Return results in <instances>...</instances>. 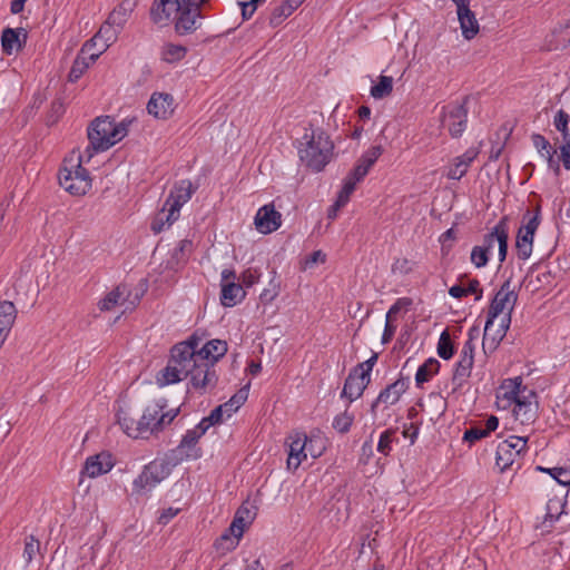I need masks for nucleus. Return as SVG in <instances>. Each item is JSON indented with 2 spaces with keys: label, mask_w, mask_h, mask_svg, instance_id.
Instances as JSON below:
<instances>
[{
  "label": "nucleus",
  "mask_w": 570,
  "mask_h": 570,
  "mask_svg": "<svg viewBox=\"0 0 570 570\" xmlns=\"http://www.w3.org/2000/svg\"><path fill=\"white\" fill-rule=\"evenodd\" d=\"M193 355L190 343L184 341L175 344L167 365L156 375L157 384L166 386L188 377L190 387L199 394L213 391L216 387V377L207 368L202 372L203 367L197 366Z\"/></svg>",
  "instance_id": "f257e3e1"
},
{
  "label": "nucleus",
  "mask_w": 570,
  "mask_h": 570,
  "mask_svg": "<svg viewBox=\"0 0 570 570\" xmlns=\"http://www.w3.org/2000/svg\"><path fill=\"white\" fill-rule=\"evenodd\" d=\"M304 142L298 147L299 159L313 171H322L331 161L334 144L330 136L321 128L305 132Z\"/></svg>",
  "instance_id": "f03ea898"
},
{
  "label": "nucleus",
  "mask_w": 570,
  "mask_h": 570,
  "mask_svg": "<svg viewBox=\"0 0 570 570\" xmlns=\"http://www.w3.org/2000/svg\"><path fill=\"white\" fill-rule=\"evenodd\" d=\"M502 389H508L503 397L514 403V417L522 424L534 422L539 407L537 393L522 386V379L520 376L507 380Z\"/></svg>",
  "instance_id": "7ed1b4c3"
},
{
  "label": "nucleus",
  "mask_w": 570,
  "mask_h": 570,
  "mask_svg": "<svg viewBox=\"0 0 570 570\" xmlns=\"http://www.w3.org/2000/svg\"><path fill=\"white\" fill-rule=\"evenodd\" d=\"M197 190L189 179H183L176 183L170 190L163 209L158 213L151 224L155 233H160L165 224L170 226L179 217L180 208L191 198Z\"/></svg>",
  "instance_id": "20e7f679"
},
{
  "label": "nucleus",
  "mask_w": 570,
  "mask_h": 570,
  "mask_svg": "<svg viewBox=\"0 0 570 570\" xmlns=\"http://www.w3.org/2000/svg\"><path fill=\"white\" fill-rule=\"evenodd\" d=\"M60 186L73 196H82L91 188L89 171L82 167V156L75 151L63 159L58 175Z\"/></svg>",
  "instance_id": "39448f33"
},
{
  "label": "nucleus",
  "mask_w": 570,
  "mask_h": 570,
  "mask_svg": "<svg viewBox=\"0 0 570 570\" xmlns=\"http://www.w3.org/2000/svg\"><path fill=\"white\" fill-rule=\"evenodd\" d=\"M128 132L127 125L116 124L109 116L96 118L88 127V140L96 149L107 150L120 141Z\"/></svg>",
  "instance_id": "423d86ee"
},
{
  "label": "nucleus",
  "mask_w": 570,
  "mask_h": 570,
  "mask_svg": "<svg viewBox=\"0 0 570 570\" xmlns=\"http://www.w3.org/2000/svg\"><path fill=\"white\" fill-rule=\"evenodd\" d=\"M200 338L195 334L186 340V343H190L197 366H202V372L204 370H208V372L213 373L216 377V383L218 382V375L215 370V364L219 358H222L227 353V343L222 340H210L200 346Z\"/></svg>",
  "instance_id": "0eeeda50"
},
{
  "label": "nucleus",
  "mask_w": 570,
  "mask_h": 570,
  "mask_svg": "<svg viewBox=\"0 0 570 570\" xmlns=\"http://www.w3.org/2000/svg\"><path fill=\"white\" fill-rule=\"evenodd\" d=\"M166 406L167 401L161 399L145 409L141 421H145V425H147L146 429H144L146 438H148L149 434H156L163 431L164 428L170 424L178 415L179 409L165 412Z\"/></svg>",
  "instance_id": "6e6552de"
},
{
  "label": "nucleus",
  "mask_w": 570,
  "mask_h": 570,
  "mask_svg": "<svg viewBox=\"0 0 570 570\" xmlns=\"http://www.w3.org/2000/svg\"><path fill=\"white\" fill-rule=\"evenodd\" d=\"M169 473L168 462L155 460L145 465L141 473L134 480L132 491L137 494H146L165 480Z\"/></svg>",
  "instance_id": "1a4fd4ad"
},
{
  "label": "nucleus",
  "mask_w": 570,
  "mask_h": 570,
  "mask_svg": "<svg viewBox=\"0 0 570 570\" xmlns=\"http://www.w3.org/2000/svg\"><path fill=\"white\" fill-rule=\"evenodd\" d=\"M517 301V287L512 285V282L509 278L501 285L500 289L495 293L493 299L491 301L488 311V326L490 324H494V320L504 311H507L504 315L511 316Z\"/></svg>",
  "instance_id": "9d476101"
},
{
  "label": "nucleus",
  "mask_w": 570,
  "mask_h": 570,
  "mask_svg": "<svg viewBox=\"0 0 570 570\" xmlns=\"http://www.w3.org/2000/svg\"><path fill=\"white\" fill-rule=\"evenodd\" d=\"M468 98L463 102H451L442 107L441 124L448 129L453 138L462 136L468 125V109L465 107Z\"/></svg>",
  "instance_id": "9b49d317"
},
{
  "label": "nucleus",
  "mask_w": 570,
  "mask_h": 570,
  "mask_svg": "<svg viewBox=\"0 0 570 570\" xmlns=\"http://www.w3.org/2000/svg\"><path fill=\"white\" fill-rule=\"evenodd\" d=\"M140 297L136 294L132 295L131 287L128 284L121 283L110 291L98 303L101 312H108L117 306L124 307V312L132 311L138 304Z\"/></svg>",
  "instance_id": "f8f14e48"
},
{
  "label": "nucleus",
  "mask_w": 570,
  "mask_h": 570,
  "mask_svg": "<svg viewBox=\"0 0 570 570\" xmlns=\"http://www.w3.org/2000/svg\"><path fill=\"white\" fill-rule=\"evenodd\" d=\"M527 442L528 439L525 438L511 435L498 444L495 464L500 471L503 472L513 465L515 460L525 451Z\"/></svg>",
  "instance_id": "ddd939ff"
},
{
  "label": "nucleus",
  "mask_w": 570,
  "mask_h": 570,
  "mask_svg": "<svg viewBox=\"0 0 570 570\" xmlns=\"http://www.w3.org/2000/svg\"><path fill=\"white\" fill-rule=\"evenodd\" d=\"M508 217L503 216L491 229V232L483 236V243L480 246L485 248L487 253L489 254L490 250L493 248L494 244L497 243L499 247V263L502 264L505 261L508 254Z\"/></svg>",
  "instance_id": "4468645a"
},
{
  "label": "nucleus",
  "mask_w": 570,
  "mask_h": 570,
  "mask_svg": "<svg viewBox=\"0 0 570 570\" xmlns=\"http://www.w3.org/2000/svg\"><path fill=\"white\" fill-rule=\"evenodd\" d=\"M288 441L287 469L291 471H296L302 462L307 459V451L311 452L313 458L320 455V453H314L308 448V443L312 441L304 433H295L288 438Z\"/></svg>",
  "instance_id": "2eb2a0df"
},
{
  "label": "nucleus",
  "mask_w": 570,
  "mask_h": 570,
  "mask_svg": "<svg viewBox=\"0 0 570 570\" xmlns=\"http://www.w3.org/2000/svg\"><path fill=\"white\" fill-rule=\"evenodd\" d=\"M202 19L197 8L184 2L176 11L175 30L179 36L193 33L200 28Z\"/></svg>",
  "instance_id": "dca6fc26"
},
{
  "label": "nucleus",
  "mask_w": 570,
  "mask_h": 570,
  "mask_svg": "<svg viewBox=\"0 0 570 570\" xmlns=\"http://www.w3.org/2000/svg\"><path fill=\"white\" fill-rule=\"evenodd\" d=\"M111 28L112 27L106 22L99 31L82 46L83 53H89L91 61H96L116 39L118 30H111Z\"/></svg>",
  "instance_id": "f3484780"
},
{
  "label": "nucleus",
  "mask_w": 570,
  "mask_h": 570,
  "mask_svg": "<svg viewBox=\"0 0 570 570\" xmlns=\"http://www.w3.org/2000/svg\"><path fill=\"white\" fill-rule=\"evenodd\" d=\"M248 527L249 524L245 523V521L237 513H235L230 525L216 540V549L226 552L236 549L239 540L243 538V534Z\"/></svg>",
  "instance_id": "a211bd4d"
},
{
  "label": "nucleus",
  "mask_w": 570,
  "mask_h": 570,
  "mask_svg": "<svg viewBox=\"0 0 570 570\" xmlns=\"http://www.w3.org/2000/svg\"><path fill=\"white\" fill-rule=\"evenodd\" d=\"M254 225L262 234H271L277 230L282 225V215L274 207V204L262 206L255 217Z\"/></svg>",
  "instance_id": "6ab92c4d"
},
{
  "label": "nucleus",
  "mask_w": 570,
  "mask_h": 570,
  "mask_svg": "<svg viewBox=\"0 0 570 570\" xmlns=\"http://www.w3.org/2000/svg\"><path fill=\"white\" fill-rule=\"evenodd\" d=\"M147 110L157 119H167L174 112L173 96L166 92H154L147 104Z\"/></svg>",
  "instance_id": "aec40b11"
},
{
  "label": "nucleus",
  "mask_w": 570,
  "mask_h": 570,
  "mask_svg": "<svg viewBox=\"0 0 570 570\" xmlns=\"http://www.w3.org/2000/svg\"><path fill=\"white\" fill-rule=\"evenodd\" d=\"M114 466L111 454L108 452H100L96 455L87 458L81 474L89 478H97L101 474L109 472Z\"/></svg>",
  "instance_id": "412c9836"
},
{
  "label": "nucleus",
  "mask_w": 570,
  "mask_h": 570,
  "mask_svg": "<svg viewBox=\"0 0 570 570\" xmlns=\"http://www.w3.org/2000/svg\"><path fill=\"white\" fill-rule=\"evenodd\" d=\"M511 324L510 315H504L501 320V323L499 327L492 333L493 324H490L488 326V321L485 322L484 326V333H483V340H482V346L484 352H493L500 342L503 340V337L507 334V331L509 330Z\"/></svg>",
  "instance_id": "4be33fe9"
},
{
  "label": "nucleus",
  "mask_w": 570,
  "mask_h": 570,
  "mask_svg": "<svg viewBox=\"0 0 570 570\" xmlns=\"http://www.w3.org/2000/svg\"><path fill=\"white\" fill-rule=\"evenodd\" d=\"M407 382L405 379H399L382 390L371 406L372 413H375L379 404L383 403L386 406L395 404L401 395L406 391Z\"/></svg>",
  "instance_id": "5701e85b"
},
{
  "label": "nucleus",
  "mask_w": 570,
  "mask_h": 570,
  "mask_svg": "<svg viewBox=\"0 0 570 570\" xmlns=\"http://www.w3.org/2000/svg\"><path fill=\"white\" fill-rule=\"evenodd\" d=\"M186 0H155L150 9V18L157 24H167L171 14Z\"/></svg>",
  "instance_id": "b1692460"
},
{
  "label": "nucleus",
  "mask_w": 570,
  "mask_h": 570,
  "mask_svg": "<svg viewBox=\"0 0 570 570\" xmlns=\"http://www.w3.org/2000/svg\"><path fill=\"white\" fill-rule=\"evenodd\" d=\"M366 175L367 174L358 165L355 164L354 168L344 179L343 187L336 199V207H343L348 203L351 195L356 188V185L362 181Z\"/></svg>",
  "instance_id": "393cba45"
},
{
  "label": "nucleus",
  "mask_w": 570,
  "mask_h": 570,
  "mask_svg": "<svg viewBox=\"0 0 570 570\" xmlns=\"http://www.w3.org/2000/svg\"><path fill=\"white\" fill-rule=\"evenodd\" d=\"M370 383V379H365L363 374L357 371H351L345 380L342 396L348 399L350 402L357 400Z\"/></svg>",
  "instance_id": "a878e982"
},
{
  "label": "nucleus",
  "mask_w": 570,
  "mask_h": 570,
  "mask_svg": "<svg viewBox=\"0 0 570 570\" xmlns=\"http://www.w3.org/2000/svg\"><path fill=\"white\" fill-rule=\"evenodd\" d=\"M200 438L194 429L186 432L179 445L174 450L179 460L199 458V449H196V444Z\"/></svg>",
  "instance_id": "bb28decb"
},
{
  "label": "nucleus",
  "mask_w": 570,
  "mask_h": 570,
  "mask_svg": "<svg viewBox=\"0 0 570 570\" xmlns=\"http://www.w3.org/2000/svg\"><path fill=\"white\" fill-rule=\"evenodd\" d=\"M245 291L243 289L242 284L236 282H227L226 284H222L220 291V303L225 307H233L242 302L245 297Z\"/></svg>",
  "instance_id": "cd10ccee"
},
{
  "label": "nucleus",
  "mask_w": 570,
  "mask_h": 570,
  "mask_svg": "<svg viewBox=\"0 0 570 570\" xmlns=\"http://www.w3.org/2000/svg\"><path fill=\"white\" fill-rule=\"evenodd\" d=\"M476 156V150L468 149L463 155L456 157L454 159L453 165L450 167L448 171V178L460 180L465 175L468 168L470 167V165L472 164Z\"/></svg>",
  "instance_id": "c85d7f7f"
},
{
  "label": "nucleus",
  "mask_w": 570,
  "mask_h": 570,
  "mask_svg": "<svg viewBox=\"0 0 570 570\" xmlns=\"http://www.w3.org/2000/svg\"><path fill=\"white\" fill-rule=\"evenodd\" d=\"M456 14L463 38L466 40L473 39L480 31V24L474 12L469 8L459 11Z\"/></svg>",
  "instance_id": "c756f323"
},
{
  "label": "nucleus",
  "mask_w": 570,
  "mask_h": 570,
  "mask_svg": "<svg viewBox=\"0 0 570 570\" xmlns=\"http://www.w3.org/2000/svg\"><path fill=\"white\" fill-rule=\"evenodd\" d=\"M117 416L119 425L128 436L134 439L146 438L144 429L147 425H145V421H141V419L136 421L124 411H120Z\"/></svg>",
  "instance_id": "7c9ffc66"
},
{
  "label": "nucleus",
  "mask_w": 570,
  "mask_h": 570,
  "mask_svg": "<svg viewBox=\"0 0 570 570\" xmlns=\"http://www.w3.org/2000/svg\"><path fill=\"white\" fill-rule=\"evenodd\" d=\"M17 316V309L12 302L0 303V336L7 338Z\"/></svg>",
  "instance_id": "2f4dec72"
},
{
  "label": "nucleus",
  "mask_w": 570,
  "mask_h": 570,
  "mask_svg": "<svg viewBox=\"0 0 570 570\" xmlns=\"http://www.w3.org/2000/svg\"><path fill=\"white\" fill-rule=\"evenodd\" d=\"M531 140L535 149L540 153V155L548 160L549 165L551 167H556V170H559V165L553 158L556 150L552 148L549 140L540 134H533L531 136Z\"/></svg>",
  "instance_id": "473e14b6"
},
{
  "label": "nucleus",
  "mask_w": 570,
  "mask_h": 570,
  "mask_svg": "<svg viewBox=\"0 0 570 570\" xmlns=\"http://www.w3.org/2000/svg\"><path fill=\"white\" fill-rule=\"evenodd\" d=\"M23 29L6 28L2 31L1 45L2 49L7 55H11L14 51L21 49L20 33Z\"/></svg>",
  "instance_id": "72a5a7b5"
},
{
  "label": "nucleus",
  "mask_w": 570,
  "mask_h": 570,
  "mask_svg": "<svg viewBox=\"0 0 570 570\" xmlns=\"http://www.w3.org/2000/svg\"><path fill=\"white\" fill-rule=\"evenodd\" d=\"M473 364V361L459 357L452 376V384L455 387H462L463 384L466 383L471 375Z\"/></svg>",
  "instance_id": "f704fd0d"
},
{
  "label": "nucleus",
  "mask_w": 570,
  "mask_h": 570,
  "mask_svg": "<svg viewBox=\"0 0 570 570\" xmlns=\"http://www.w3.org/2000/svg\"><path fill=\"white\" fill-rule=\"evenodd\" d=\"M533 234H525V232L521 229L518 230L515 248L519 259L527 261L531 256L533 248Z\"/></svg>",
  "instance_id": "c9c22d12"
},
{
  "label": "nucleus",
  "mask_w": 570,
  "mask_h": 570,
  "mask_svg": "<svg viewBox=\"0 0 570 570\" xmlns=\"http://www.w3.org/2000/svg\"><path fill=\"white\" fill-rule=\"evenodd\" d=\"M94 62L95 61H91L89 59V53H83L81 49L77 58L73 60V63L68 75V80L70 82L78 81L81 78V76L87 71L89 66Z\"/></svg>",
  "instance_id": "e433bc0d"
},
{
  "label": "nucleus",
  "mask_w": 570,
  "mask_h": 570,
  "mask_svg": "<svg viewBox=\"0 0 570 570\" xmlns=\"http://www.w3.org/2000/svg\"><path fill=\"white\" fill-rule=\"evenodd\" d=\"M440 362L436 358H429L422 365L419 366L415 374V382L419 386L423 383L429 382L430 379L439 372Z\"/></svg>",
  "instance_id": "4c0bfd02"
},
{
  "label": "nucleus",
  "mask_w": 570,
  "mask_h": 570,
  "mask_svg": "<svg viewBox=\"0 0 570 570\" xmlns=\"http://www.w3.org/2000/svg\"><path fill=\"white\" fill-rule=\"evenodd\" d=\"M393 91V78L381 75L377 83L371 87L370 94L374 99H383L389 97Z\"/></svg>",
  "instance_id": "58836bf2"
},
{
  "label": "nucleus",
  "mask_w": 570,
  "mask_h": 570,
  "mask_svg": "<svg viewBox=\"0 0 570 570\" xmlns=\"http://www.w3.org/2000/svg\"><path fill=\"white\" fill-rule=\"evenodd\" d=\"M296 9L287 0H284L281 4L276 6L271 16L269 24L272 27L279 26L287 17H289Z\"/></svg>",
  "instance_id": "ea45409f"
},
{
  "label": "nucleus",
  "mask_w": 570,
  "mask_h": 570,
  "mask_svg": "<svg viewBox=\"0 0 570 570\" xmlns=\"http://www.w3.org/2000/svg\"><path fill=\"white\" fill-rule=\"evenodd\" d=\"M382 154V146H372L358 158L356 165H358L366 174H368L370 169L373 167V165L376 163V160L380 158Z\"/></svg>",
  "instance_id": "a19ab883"
},
{
  "label": "nucleus",
  "mask_w": 570,
  "mask_h": 570,
  "mask_svg": "<svg viewBox=\"0 0 570 570\" xmlns=\"http://www.w3.org/2000/svg\"><path fill=\"white\" fill-rule=\"evenodd\" d=\"M540 223H541V207L538 205L535 207V210L533 214L530 210H527L523 214L522 225L520 226L519 229L524 230L525 234L531 233L534 235L538 227L540 226Z\"/></svg>",
  "instance_id": "79ce46f5"
},
{
  "label": "nucleus",
  "mask_w": 570,
  "mask_h": 570,
  "mask_svg": "<svg viewBox=\"0 0 570 570\" xmlns=\"http://www.w3.org/2000/svg\"><path fill=\"white\" fill-rule=\"evenodd\" d=\"M537 470L551 475L559 484L568 487L570 485V468L556 466V468H543L537 466Z\"/></svg>",
  "instance_id": "37998d69"
},
{
  "label": "nucleus",
  "mask_w": 570,
  "mask_h": 570,
  "mask_svg": "<svg viewBox=\"0 0 570 570\" xmlns=\"http://www.w3.org/2000/svg\"><path fill=\"white\" fill-rule=\"evenodd\" d=\"M394 442H399L396 430L387 429L381 433L376 449L381 454L387 456L392 451Z\"/></svg>",
  "instance_id": "c03bdc74"
},
{
  "label": "nucleus",
  "mask_w": 570,
  "mask_h": 570,
  "mask_svg": "<svg viewBox=\"0 0 570 570\" xmlns=\"http://www.w3.org/2000/svg\"><path fill=\"white\" fill-rule=\"evenodd\" d=\"M187 53L186 47L181 45L167 43L163 48V59L167 62H176L185 58Z\"/></svg>",
  "instance_id": "a18cd8bd"
},
{
  "label": "nucleus",
  "mask_w": 570,
  "mask_h": 570,
  "mask_svg": "<svg viewBox=\"0 0 570 570\" xmlns=\"http://www.w3.org/2000/svg\"><path fill=\"white\" fill-rule=\"evenodd\" d=\"M438 354L443 360H450L454 354V346L448 331H443L440 335Z\"/></svg>",
  "instance_id": "49530a36"
},
{
  "label": "nucleus",
  "mask_w": 570,
  "mask_h": 570,
  "mask_svg": "<svg viewBox=\"0 0 570 570\" xmlns=\"http://www.w3.org/2000/svg\"><path fill=\"white\" fill-rule=\"evenodd\" d=\"M128 18V9L125 8L124 3L116 8L108 17L107 24L117 27L119 31Z\"/></svg>",
  "instance_id": "de8ad7c7"
},
{
  "label": "nucleus",
  "mask_w": 570,
  "mask_h": 570,
  "mask_svg": "<svg viewBox=\"0 0 570 570\" xmlns=\"http://www.w3.org/2000/svg\"><path fill=\"white\" fill-rule=\"evenodd\" d=\"M569 120H570L569 115L562 109H560L556 114L554 119H553V125H554L556 129L559 132H561L563 141H568V139H570V132L568 129Z\"/></svg>",
  "instance_id": "09e8293b"
},
{
  "label": "nucleus",
  "mask_w": 570,
  "mask_h": 570,
  "mask_svg": "<svg viewBox=\"0 0 570 570\" xmlns=\"http://www.w3.org/2000/svg\"><path fill=\"white\" fill-rule=\"evenodd\" d=\"M40 550V542L38 539H36L35 535H29L24 540V549H23V553H22V557H23V560L27 564H29L35 556L39 552Z\"/></svg>",
  "instance_id": "8fccbe9b"
},
{
  "label": "nucleus",
  "mask_w": 570,
  "mask_h": 570,
  "mask_svg": "<svg viewBox=\"0 0 570 570\" xmlns=\"http://www.w3.org/2000/svg\"><path fill=\"white\" fill-rule=\"evenodd\" d=\"M354 415L347 411L336 415L333 420V428L340 433H347L353 424Z\"/></svg>",
  "instance_id": "3c124183"
},
{
  "label": "nucleus",
  "mask_w": 570,
  "mask_h": 570,
  "mask_svg": "<svg viewBox=\"0 0 570 570\" xmlns=\"http://www.w3.org/2000/svg\"><path fill=\"white\" fill-rule=\"evenodd\" d=\"M468 336L469 337L460 352V357L468 358V360L474 362V350H475L474 340L478 336V330L475 327H472L469 331Z\"/></svg>",
  "instance_id": "603ef678"
},
{
  "label": "nucleus",
  "mask_w": 570,
  "mask_h": 570,
  "mask_svg": "<svg viewBox=\"0 0 570 570\" xmlns=\"http://www.w3.org/2000/svg\"><path fill=\"white\" fill-rule=\"evenodd\" d=\"M415 266L416 263L409 258H396L392 264V273L399 275H407L414 271Z\"/></svg>",
  "instance_id": "864d4df0"
},
{
  "label": "nucleus",
  "mask_w": 570,
  "mask_h": 570,
  "mask_svg": "<svg viewBox=\"0 0 570 570\" xmlns=\"http://www.w3.org/2000/svg\"><path fill=\"white\" fill-rule=\"evenodd\" d=\"M413 304V299L410 297H401L395 301V303L390 307L386 313L385 318L389 321H394L397 313L402 309L407 311Z\"/></svg>",
  "instance_id": "5fc2aeb1"
},
{
  "label": "nucleus",
  "mask_w": 570,
  "mask_h": 570,
  "mask_svg": "<svg viewBox=\"0 0 570 570\" xmlns=\"http://www.w3.org/2000/svg\"><path fill=\"white\" fill-rule=\"evenodd\" d=\"M470 261L475 268H482L487 266L489 262V254L485 248L476 245L471 250Z\"/></svg>",
  "instance_id": "6e6d98bb"
},
{
  "label": "nucleus",
  "mask_w": 570,
  "mask_h": 570,
  "mask_svg": "<svg viewBox=\"0 0 570 570\" xmlns=\"http://www.w3.org/2000/svg\"><path fill=\"white\" fill-rule=\"evenodd\" d=\"M377 357L379 355L376 353H373V355L368 360L358 364L356 367L353 368V371H357L358 374H363L365 379L371 380V372L377 361Z\"/></svg>",
  "instance_id": "4d7b16f0"
},
{
  "label": "nucleus",
  "mask_w": 570,
  "mask_h": 570,
  "mask_svg": "<svg viewBox=\"0 0 570 570\" xmlns=\"http://www.w3.org/2000/svg\"><path fill=\"white\" fill-rule=\"evenodd\" d=\"M487 431H483V428L480 426H473L471 429H468L463 434V440L473 444L474 442L487 438Z\"/></svg>",
  "instance_id": "13d9d810"
},
{
  "label": "nucleus",
  "mask_w": 570,
  "mask_h": 570,
  "mask_svg": "<svg viewBox=\"0 0 570 570\" xmlns=\"http://www.w3.org/2000/svg\"><path fill=\"white\" fill-rule=\"evenodd\" d=\"M236 513L249 525L253 523L256 517L255 507L243 503L236 511Z\"/></svg>",
  "instance_id": "bf43d9fd"
},
{
  "label": "nucleus",
  "mask_w": 570,
  "mask_h": 570,
  "mask_svg": "<svg viewBox=\"0 0 570 570\" xmlns=\"http://www.w3.org/2000/svg\"><path fill=\"white\" fill-rule=\"evenodd\" d=\"M248 397V387L240 389L229 399V407L233 406L236 411L245 403Z\"/></svg>",
  "instance_id": "052dcab7"
},
{
  "label": "nucleus",
  "mask_w": 570,
  "mask_h": 570,
  "mask_svg": "<svg viewBox=\"0 0 570 570\" xmlns=\"http://www.w3.org/2000/svg\"><path fill=\"white\" fill-rule=\"evenodd\" d=\"M269 288H265L262 293H261V301L265 304H268L271 303L272 301H274V298L278 295L279 293V285L278 284H275L273 281L271 282L269 284Z\"/></svg>",
  "instance_id": "680f3d73"
},
{
  "label": "nucleus",
  "mask_w": 570,
  "mask_h": 570,
  "mask_svg": "<svg viewBox=\"0 0 570 570\" xmlns=\"http://www.w3.org/2000/svg\"><path fill=\"white\" fill-rule=\"evenodd\" d=\"M372 456H373V441H372V439H370V440H366L362 444L360 461L363 464H367Z\"/></svg>",
  "instance_id": "e2e57ef3"
},
{
  "label": "nucleus",
  "mask_w": 570,
  "mask_h": 570,
  "mask_svg": "<svg viewBox=\"0 0 570 570\" xmlns=\"http://www.w3.org/2000/svg\"><path fill=\"white\" fill-rule=\"evenodd\" d=\"M466 296L470 294L475 295V301H480L483 295L480 282L476 278L470 279L468 287H465Z\"/></svg>",
  "instance_id": "0e129e2a"
},
{
  "label": "nucleus",
  "mask_w": 570,
  "mask_h": 570,
  "mask_svg": "<svg viewBox=\"0 0 570 570\" xmlns=\"http://www.w3.org/2000/svg\"><path fill=\"white\" fill-rule=\"evenodd\" d=\"M179 511H180L179 508H173V507L164 509L158 517V522L160 524L166 525L173 518H175L179 513Z\"/></svg>",
  "instance_id": "69168bd1"
},
{
  "label": "nucleus",
  "mask_w": 570,
  "mask_h": 570,
  "mask_svg": "<svg viewBox=\"0 0 570 570\" xmlns=\"http://www.w3.org/2000/svg\"><path fill=\"white\" fill-rule=\"evenodd\" d=\"M326 259V255L322 250H315L305 259V266L312 267L317 263H324Z\"/></svg>",
  "instance_id": "338daca9"
},
{
  "label": "nucleus",
  "mask_w": 570,
  "mask_h": 570,
  "mask_svg": "<svg viewBox=\"0 0 570 570\" xmlns=\"http://www.w3.org/2000/svg\"><path fill=\"white\" fill-rule=\"evenodd\" d=\"M560 157L566 169H570V139L560 147Z\"/></svg>",
  "instance_id": "774afa93"
}]
</instances>
